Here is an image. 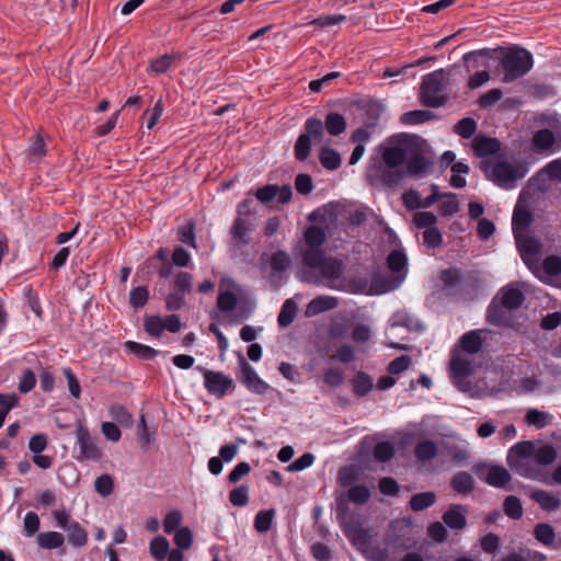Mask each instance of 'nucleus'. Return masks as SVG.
Listing matches in <instances>:
<instances>
[{
  "mask_svg": "<svg viewBox=\"0 0 561 561\" xmlns=\"http://www.w3.org/2000/svg\"><path fill=\"white\" fill-rule=\"evenodd\" d=\"M411 363L412 359L409 355H401L389 363L388 371L390 375H399L405 371Z\"/></svg>",
  "mask_w": 561,
  "mask_h": 561,
  "instance_id": "54",
  "label": "nucleus"
},
{
  "mask_svg": "<svg viewBox=\"0 0 561 561\" xmlns=\"http://www.w3.org/2000/svg\"><path fill=\"white\" fill-rule=\"evenodd\" d=\"M125 347L129 353L136 355L140 359H151L159 354V351L133 341L126 342Z\"/></svg>",
  "mask_w": 561,
  "mask_h": 561,
  "instance_id": "31",
  "label": "nucleus"
},
{
  "mask_svg": "<svg viewBox=\"0 0 561 561\" xmlns=\"http://www.w3.org/2000/svg\"><path fill=\"white\" fill-rule=\"evenodd\" d=\"M466 514L465 506L454 504L443 514V520L451 529H463L467 525Z\"/></svg>",
  "mask_w": 561,
  "mask_h": 561,
  "instance_id": "14",
  "label": "nucleus"
},
{
  "mask_svg": "<svg viewBox=\"0 0 561 561\" xmlns=\"http://www.w3.org/2000/svg\"><path fill=\"white\" fill-rule=\"evenodd\" d=\"M325 240L324 231L316 226L307 228L305 232V241L308 245L306 251L321 250V245Z\"/></svg>",
  "mask_w": 561,
  "mask_h": 561,
  "instance_id": "25",
  "label": "nucleus"
},
{
  "mask_svg": "<svg viewBox=\"0 0 561 561\" xmlns=\"http://www.w3.org/2000/svg\"><path fill=\"white\" fill-rule=\"evenodd\" d=\"M170 550V543L167 538L158 536L150 541L149 552L156 560H163Z\"/></svg>",
  "mask_w": 561,
  "mask_h": 561,
  "instance_id": "30",
  "label": "nucleus"
},
{
  "mask_svg": "<svg viewBox=\"0 0 561 561\" xmlns=\"http://www.w3.org/2000/svg\"><path fill=\"white\" fill-rule=\"evenodd\" d=\"M404 329L408 332L422 330V325L417 319L405 310H399L394 312L390 319L389 329L387 331V339L389 340V346L396 350H408V345L394 342L393 339L399 337L398 330Z\"/></svg>",
  "mask_w": 561,
  "mask_h": 561,
  "instance_id": "8",
  "label": "nucleus"
},
{
  "mask_svg": "<svg viewBox=\"0 0 561 561\" xmlns=\"http://www.w3.org/2000/svg\"><path fill=\"white\" fill-rule=\"evenodd\" d=\"M436 501L434 492H422L414 494L410 500V507L414 512L423 511L432 506Z\"/></svg>",
  "mask_w": 561,
  "mask_h": 561,
  "instance_id": "29",
  "label": "nucleus"
},
{
  "mask_svg": "<svg viewBox=\"0 0 561 561\" xmlns=\"http://www.w3.org/2000/svg\"><path fill=\"white\" fill-rule=\"evenodd\" d=\"M434 117L433 112L426 110H416L407 112L401 116L403 124L416 125L425 123Z\"/></svg>",
  "mask_w": 561,
  "mask_h": 561,
  "instance_id": "37",
  "label": "nucleus"
},
{
  "mask_svg": "<svg viewBox=\"0 0 561 561\" xmlns=\"http://www.w3.org/2000/svg\"><path fill=\"white\" fill-rule=\"evenodd\" d=\"M197 369L204 376V387L206 390L217 398H222L233 386L232 378L221 371L209 370L202 366H198Z\"/></svg>",
  "mask_w": 561,
  "mask_h": 561,
  "instance_id": "10",
  "label": "nucleus"
},
{
  "mask_svg": "<svg viewBox=\"0 0 561 561\" xmlns=\"http://www.w3.org/2000/svg\"><path fill=\"white\" fill-rule=\"evenodd\" d=\"M290 265V257L284 251H277L271 256V268L274 272H284Z\"/></svg>",
  "mask_w": 561,
  "mask_h": 561,
  "instance_id": "51",
  "label": "nucleus"
},
{
  "mask_svg": "<svg viewBox=\"0 0 561 561\" xmlns=\"http://www.w3.org/2000/svg\"><path fill=\"white\" fill-rule=\"evenodd\" d=\"M515 240L523 261L530 270H534L537 264L536 256L541 251V243L526 233L517 234Z\"/></svg>",
  "mask_w": 561,
  "mask_h": 561,
  "instance_id": "12",
  "label": "nucleus"
},
{
  "mask_svg": "<svg viewBox=\"0 0 561 561\" xmlns=\"http://www.w3.org/2000/svg\"><path fill=\"white\" fill-rule=\"evenodd\" d=\"M437 447L432 440H423L415 446V457L421 461H428L436 457Z\"/></svg>",
  "mask_w": 561,
  "mask_h": 561,
  "instance_id": "36",
  "label": "nucleus"
},
{
  "mask_svg": "<svg viewBox=\"0 0 561 561\" xmlns=\"http://www.w3.org/2000/svg\"><path fill=\"white\" fill-rule=\"evenodd\" d=\"M408 173L411 175H420L424 173L428 168V161L421 154H415L412 158H408Z\"/></svg>",
  "mask_w": 561,
  "mask_h": 561,
  "instance_id": "47",
  "label": "nucleus"
},
{
  "mask_svg": "<svg viewBox=\"0 0 561 561\" xmlns=\"http://www.w3.org/2000/svg\"><path fill=\"white\" fill-rule=\"evenodd\" d=\"M451 486L460 494H468L473 489V479L467 472H459L454 476Z\"/></svg>",
  "mask_w": 561,
  "mask_h": 561,
  "instance_id": "33",
  "label": "nucleus"
},
{
  "mask_svg": "<svg viewBox=\"0 0 561 561\" xmlns=\"http://www.w3.org/2000/svg\"><path fill=\"white\" fill-rule=\"evenodd\" d=\"M535 538L543 546H552L556 540V533L551 525L539 523L534 528Z\"/></svg>",
  "mask_w": 561,
  "mask_h": 561,
  "instance_id": "27",
  "label": "nucleus"
},
{
  "mask_svg": "<svg viewBox=\"0 0 561 561\" xmlns=\"http://www.w3.org/2000/svg\"><path fill=\"white\" fill-rule=\"evenodd\" d=\"M423 242L428 248H437L443 242L442 233L436 227H430V229H425L423 232Z\"/></svg>",
  "mask_w": 561,
  "mask_h": 561,
  "instance_id": "58",
  "label": "nucleus"
},
{
  "mask_svg": "<svg viewBox=\"0 0 561 561\" xmlns=\"http://www.w3.org/2000/svg\"><path fill=\"white\" fill-rule=\"evenodd\" d=\"M297 306L291 299L285 300L277 318L279 327H288L295 319Z\"/></svg>",
  "mask_w": 561,
  "mask_h": 561,
  "instance_id": "35",
  "label": "nucleus"
},
{
  "mask_svg": "<svg viewBox=\"0 0 561 561\" xmlns=\"http://www.w3.org/2000/svg\"><path fill=\"white\" fill-rule=\"evenodd\" d=\"M319 159L322 167L328 170H335L341 164V157L339 152L331 148H323L320 152Z\"/></svg>",
  "mask_w": 561,
  "mask_h": 561,
  "instance_id": "38",
  "label": "nucleus"
},
{
  "mask_svg": "<svg viewBox=\"0 0 561 561\" xmlns=\"http://www.w3.org/2000/svg\"><path fill=\"white\" fill-rule=\"evenodd\" d=\"M485 482L494 488H503L511 480L510 472L501 466H492L488 470Z\"/></svg>",
  "mask_w": 561,
  "mask_h": 561,
  "instance_id": "23",
  "label": "nucleus"
},
{
  "mask_svg": "<svg viewBox=\"0 0 561 561\" xmlns=\"http://www.w3.org/2000/svg\"><path fill=\"white\" fill-rule=\"evenodd\" d=\"M530 224L531 214L524 207H516L512 221L514 236L526 233Z\"/></svg>",
  "mask_w": 561,
  "mask_h": 561,
  "instance_id": "21",
  "label": "nucleus"
},
{
  "mask_svg": "<svg viewBox=\"0 0 561 561\" xmlns=\"http://www.w3.org/2000/svg\"><path fill=\"white\" fill-rule=\"evenodd\" d=\"M387 264H388V267L393 272H397V273L403 272L401 279H400V280H403V278L407 274V270H405L407 268V256H405V254L398 250L390 252L387 257Z\"/></svg>",
  "mask_w": 561,
  "mask_h": 561,
  "instance_id": "32",
  "label": "nucleus"
},
{
  "mask_svg": "<svg viewBox=\"0 0 561 561\" xmlns=\"http://www.w3.org/2000/svg\"><path fill=\"white\" fill-rule=\"evenodd\" d=\"M229 501L234 506H245L249 503V488L240 485L229 493Z\"/></svg>",
  "mask_w": 561,
  "mask_h": 561,
  "instance_id": "49",
  "label": "nucleus"
},
{
  "mask_svg": "<svg viewBox=\"0 0 561 561\" xmlns=\"http://www.w3.org/2000/svg\"><path fill=\"white\" fill-rule=\"evenodd\" d=\"M76 444L79 448V455L77 456V460H93L98 461L102 458V449L98 446L95 440L90 435L89 430L82 425L78 424L76 431Z\"/></svg>",
  "mask_w": 561,
  "mask_h": 561,
  "instance_id": "9",
  "label": "nucleus"
},
{
  "mask_svg": "<svg viewBox=\"0 0 561 561\" xmlns=\"http://www.w3.org/2000/svg\"><path fill=\"white\" fill-rule=\"evenodd\" d=\"M530 497L547 512H554L560 507L561 501L553 493L545 490H536L531 492Z\"/></svg>",
  "mask_w": 561,
  "mask_h": 561,
  "instance_id": "19",
  "label": "nucleus"
},
{
  "mask_svg": "<svg viewBox=\"0 0 561 561\" xmlns=\"http://www.w3.org/2000/svg\"><path fill=\"white\" fill-rule=\"evenodd\" d=\"M325 128L332 136L342 134L346 128L345 118L337 113H329L325 117Z\"/></svg>",
  "mask_w": 561,
  "mask_h": 561,
  "instance_id": "34",
  "label": "nucleus"
},
{
  "mask_svg": "<svg viewBox=\"0 0 561 561\" xmlns=\"http://www.w3.org/2000/svg\"><path fill=\"white\" fill-rule=\"evenodd\" d=\"M410 145L407 137L399 136L392 138L386 145L379 147V151L385 167H370L368 169V178L373 181L378 180L381 183L393 186L398 185L402 180V172L398 171L400 167L409 158Z\"/></svg>",
  "mask_w": 561,
  "mask_h": 561,
  "instance_id": "2",
  "label": "nucleus"
},
{
  "mask_svg": "<svg viewBox=\"0 0 561 561\" xmlns=\"http://www.w3.org/2000/svg\"><path fill=\"white\" fill-rule=\"evenodd\" d=\"M483 170L491 181L506 190L513 188L527 173L523 164L508 161H499L491 167L484 165Z\"/></svg>",
  "mask_w": 561,
  "mask_h": 561,
  "instance_id": "6",
  "label": "nucleus"
},
{
  "mask_svg": "<svg viewBox=\"0 0 561 561\" xmlns=\"http://www.w3.org/2000/svg\"><path fill=\"white\" fill-rule=\"evenodd\" d=\"M239 378L250 391L263 394L268 390L270 386L260 378L254 368L242 356L239 359Z\"/></svg>",
  "mask_w": 561,
  "mask_h": 561,
  "instance_id": "11",
  "label": "nucleus"
},
{
  "mask_svg": "<svg viewBox=\"0 0 561 561\" xmlns=\"http://www.w3.org/2000/svg\"><path fill=\"white\" fill-rule=\"evenodd\" d=\"M274 516V510L260 511L254 519V528L259 533H266L272 526Z\"/></svg>",
  "mask_w": 561,
  "mask_h": 561,
  "instance_id": "42",
  "label": "nucleus"
},
{
  "mask_svg": "<svg viewBox=\"0 0 561 561\" xmlns=\"http://www.w3.org/2000/svg\"><path fill=\"white\" fill-rule=\"evenodd\" d=\"M503 508L504 513L513 519H519L523 516L520 500L514 495H510L504 500Z\"/></svg>",
  "mask_w": 561,
  "mask_h": 561,
  "instance_id": "40",
  "label": "nucleus"
},
{
  "mask_svg": "<svg viewBox=\"0 0 561 561\" xmlns=\"http://www.w3.org/2000/svg\"><path fill=\"white\" fill-rule=\"evenodd\" d=\"M343 530L353 546L358 550L366 551L369 543V536L366 530L352 525H344Z\"/></svg>",
  "mask_w": 561,
  "mask_h": 561,
  "instance_id": "20",
  "label": "nucleus"
},
{
  "mask_svg": "<svg viewBox=\"0 0 561 561\" xmlns=\"http://www.w3.org/2000/svg\"><path fill=\"white\" fill-rule=\"evenodd\" d=\"M66 531L70 545L82 547L87 543L88 534L77 522L70 523Z\"/></svg>",
  "mask_w": 561,
  "mask_h": 561,
  "instance_id": "26",
  "label": "nucleus"
},
{
  "mask_svg": "<svg viewBox=\"0 0 561 561\" xmlns=\"http://www.w3.org/2000/svg\"><path fill=\"white\" fill-rule=\"evenodd\" d=\"M36 541L41 548L51 550L61 547L65 542V537L57 531H46L38 534Z\"/></svg>",
  "mask_w": 561,
  "mask_h": 561,
  "instance_id": "24",
  "label": "nucleus"
},
{
  "mask_svg": "<svg viewBox=\"0 0 561 561\" xmlns=\"http://www.w3.org/2000/svg\"><path fill=\"white\" fill-rule=\"evenodd\" d=\"M245 439L237 438L236 444L221 446L219 449V458L222 461L230 462L238 454L239 445H244Z\"/></svg>",
  "mask_w": 561,
  "mask_h": 561,
  "instance_id": "56",
  "label": "nucleus"
},
{
  "mask_svg": "<svg viewBox=\"0 0 561 561\" xmlns=\"http://www.w3.org/2000/svg\"><path fill=\"white\" fill-rule=\"evenodd\" d=\"M174 542L178 549L186 550L193 543V535L188 527H181L174 534Z\"/></svg>",
  "mask_w": 561,
  "mask_h": 561,
  "instance_id": "48",
  "label": "nucleus"
},
{
  "mask_svg": "<svg viewBox=\"0 0 561 561\" xmlns=\"http://www.w3.org/2000/svg\"><path fill=\"white\" fill-rule=\"evenodd\" d=\"M183 516L182 513L178 510H173L169 512L163 520V529L167 534H172L176 531L182 523Z\"/></svg>",
  "mask_w": 561,
  "mask_h": 561,
  "instance_id": "46",
  "label": "nucleus"
},
{
  "mask_svg": "<svg viewBox=\"0 0 561 561\" xmlns=\"http://www.w3.org/2000/svg\"><path fill=\"white\" fill-rule=\"evenodd\" d=\"M472 148L478 157H488L496 153L501 149V144L496 138L477 136L472 141Z\"/></svg>",
  "mask_w": 561,
  "mask_h": 561,
  "instance_id": "16",
  "label": "nucleus"
},
{
  "mask_svg": "<svg viewBox=\"0 0 561 561\" xmlns=\"http://www.w3.org/2000/svg\"><path fill=\"white\" fill-rule=\"evenodd\" d=\"M370 496L369 490L364 485H354L348 490V499L357 504H363Z\"/></svg>",
  "mask_w": 561,
  "mask_h": 561,
  "instance_id": "60",
  "label": "nucleus"
},
{
  "mask_svg": "<svg viewBox=\"0 0 561 561\" xmlns=\"http://www.w3.org/2000/svg\"><path fill=\"white\" fill-rule=\"evenodd\" d=\"M148 300V290L144 286L136 287L130 291L129 302L134 308H140L146 305Z\"/></svg>",
  "mask_w": 561,
  "mask_h": 561,
  "instance_id": "59",
  "label": "nucleus"
},
{
  "mask_svg": "<svg viewBox=\"0 0 561 561\" xmlns=\"http://www.w3.org/2000/svg\"><path fill=\"white\" fill-rule=\"evenodd\" d=\"M174 60L173 55H163L150 64V70L156 75L165 73L172 67Z\"/></svg>",
  "mask_w": 561,
  "mask_h": 561,
  "instance_id": "50",
  "label": "nucleus"
},
{
  "mask_svg": "<svg viewBox=\"0 0 561 561\" xmlns=\"http://www.w3.org/2000/svg\"><path fill=\"white\" fill-rule=\"evenodd\" d=\"M311 148V140L305 135L301 134L295 145V157L299 161H304L308 158Z\"/></svg>",
  "mask_w": 561,
  "mask_h": 561,
  "instance_id": "52",
  "label": "nucleus"
},
{
  "mask_svg": "<svg viewBox=\"0 0 561 561\" xmlns=\"http://www.w3.org/2000/svg\"><path fill=\"white\" fill-rule=\"evenodd\" d=\"M455 133H457L462 138H470L477 130V123L471 117H466L460 119L454 127Z\"/></svg>",
  "mask_w": 561,
  "mask_h": 561,
  "instance_id": "43",
  "label": "nucleus"
},
{
  "mask_svg": "<svg viewBox=\"0 0 561 561\" xmlns=\"http://www.w3.org/2000/svg\"><path fill=\"white\" fill-rule=\"evenodd\" d=\"M531 442H519L510 448L507 453V463L519 476L537 480L546 481L545 472L531 456Z\"/></svg>",
  "mask_w": 561,
  "mask_h": 561,
  "instance_id": "5",
  "label": "nucleus"
},
{
  "mask_svg": "<svg viewBox=\"0 0 561 561\" xmlns=\"http://www.w3.org/2000/svg\"><path fill=\"white\" fill-rule=\"evenodd\" d=\"M94 489L101 496H108L114 489L113 478L107 473L98 477L94 482Z\"/></svg>",
  "mask_w": 561,
  "mask_h": 561,
  "instance_id": "45",
  "label": "nucleus"
},
{
  "mask_svg": "<svg viewBox=\"0 0 561 561\" xmlns=\"http://www.w3.org/2000/svg\"><path fill=\"white\" fill-rule=\"evenodd\" d=\"M237 304L238 298L236 294L230 290L221 291L217 299L218 309L225 312L232 311Z\"/></svg>",
  "mask_w": 561,
  "mask_h": 561,
  "instance_id": "44",
  "label": "nucleus"
},
{
  "mask_svg": "<svg viewBox=\"0 0 561 561\" xmlns=\"http://www.w3.org/2000/svg\"><path fill=\"white\" fill-rule=\"evenodd\" d=\"M502 98L503 92L501 89H491L480 96L479 104L481 107H490L501 101Z\"/></svg>",
  "mask_w": 561,
  "mask_h": 561,
  "instance_id": "63",
  "label": "nucleus"
},
{
  "mask_svg": "<svg viewBox=\"0 0 561 561\" xmlns=\"http://www.w3.org/2000/svg\"><path fill=\"white\" fill-rule=\"evenodd\" d=\"M250 201H243L238 207V217L231 228V236L239 244L249 243L248 236L252 231V224L243 217L244 209L248 208Z\"/></svg>",
  "mask_w": 561,
  "mask_h": 561,
  "instance_id": "13",
  "label": "nucleus"
},
{
  "mask_svg": "<svg viewBox=\"0 0 561 561\" xmlns=\"http://www.w3.org/2000/svg\"><path fill=\"white\" fill-rule=\"evenodd\" d=\"M413 221L419 228L430 229L435 227L437 217L431 211H419L414 215Z\"/></svg>",
  "mask_w": 561,
  "mask_h": 561,
  "instance_id": "57",
  "label": "nucleus"
},
{
  "mask_svg": "<svg viewBox=\"0 0 561 561\" xmlns=\"http://www.w3.org/2000/svg\"><path fill=\"white\" fill-rule=\"evenodd\" d=\"M146 331L152 336H160L163 332L162 317L150 316L145 319Z\"/></svg>",
  "mask_w": 561,
  "mask_h": 561,
  "instance_id": "62",
  "label": "nucleus"
},
{
  "mask_svg": "<svg viewBox=\"0 0 561 561\" xmlns=\"http://www.w3.org/2000/svg\"><path fill=\"white\" fill-rule=\"evenodd\" d=\"M450 70L439 69L423 77L420 93L422 102L430 107L444 105L450 95Z\"/></svg>",
  "mask_w": 561,
  "mask_h": 561,
  "instance_id": "3",
  "label": "nucleus"
},
{
  "mask_svg": "<svg viewBox=\"0 0 561 561\" xmlns=\"http://www.w3.org/2000/svg\"><path fill=\"white\" fill-rule=\"evenodd\" d=\"M310 140L322 142L324 137V126L319 118L310 117L305 123V133Z\"/></svg>",
  "mask_w": 561,
  "mask_h": 561,
  "instance_id": "28",
  "label": "nucleus"
},
{
  "mask_svg": "<svg viewBox=\"0 0 561 561\" xmlns=\"http://www.w3.org/2000/svg\"><path fill=\"white\" fill-rule=\"evenodd\" d=\"M394 455V447L388 442L378 443L374 448V457L379 461H388Z\"/></svg>",
  "mask_w": 561,
  "mask_h": 561,
  "instance_id": "53",
  "label": "nucleus"
},
{
  "mask_svg": "<svg viewBox=\"0 0 561 561\" xmlns=\"http://www.w3.org/2000/svg\"><path fill=\"white\" fill-rule=\"evenodd\" d=\"M482 347V337H481V331H469L465 333L458 343V347L456 350H459L463 353H468L471 355H474L480 352Z\"/></svg>",
  "mask_w": 561,
  "mask_h": 561,
  "instance_id": "17",
  "label": "nucleus"
},
{
  "mask_svg": "<svg viewBox=\"0 0 561 561\" xmlns=\"http://www.w3.org/2000/svg\"><path fill=\"white\" fill-rule=\"evenodd\" d=\"M450 377L459 390L467 392L470 383L467 378L474 373L476 363L473 355L454 350L450 359Z\"/></svg>",
  "mask_w": 561,
  "mask_h": 561,
  "instance_id": "7",
  "label": "nucleus"
},
{
  "mask_svg": "<svg viewBox=\"0 0 561 561\" xmlns=\"http://www.w3.org/2000/svg\"><path fill=\"white\" fill-rule=\"evenodd\" d=\"M302 280L335 290L343 288V263L337 259L327 256L322 250H312L302 253Z\"/></svg>",
  "mask_w": 561,
  "mask_h": 561,
  "instance_id": "1",
  "label": "nucleus"
},
{
  "mask_svg": "<svg viewBox=\"0 0 561 561\" xmlns=\"http://www.w3.org/2000/svg\"><path fill=\"white\" fill-rule=\"evenodd\" d=\"M314 461V456L310 453H306L291 462L287 470L290 472H298L309 468Z\"/></svg>",
  "mask_w": 561,
  "mask_h": 561,
  "instance_id": "61",
  "label": "nucleus"
},
{
  "mask_svg": "<svg viewBox=\"0 0 561 561\" xmlns=\"http://www.w3.org/2000/svg\"><path fill=\"white\" fill-rule=\"evenodd\" d=\"M402 202L403 205L410 210L424 208V201L422 199L421 195L413 190L408 191L402 195Z\"/></svg>",
  "mask_w": 561,
  "mask_h": 561,
  "instance_id": "55",
  "label": "nucleus"
},
{
  "mask_svg": "<svg viewBox=\"0 0 561 561\" xmlns=\"http://www.w3.org/2000/svg\"><path fill=\"white\" fill-rule=\"evenodd\" d=\"M500 297L502 305L508 310L520 307L524 301L522 290L514 284L504 287L500 293Z\"/></svg>",
  "mask_w": 561,
  "mask_h": 561,
  "instance_id": "18",
  "label": "nucleus"
},
{
  "mask_svg": "<svg viewBox=\"0 0 561 561\" xmlns=\"http://www.w3.org/2000/svg\"><path fill=\"white\" fill-rule=\"evenodd\" d=\"M531 456L543 470L545 467L556 461L557 450L551 445H543L539 448H536L533 444Z\"/></svg>",
  "mask_w": 561,
  "mask_h": 561,
  "instance_id": "22",
  "label": "nucleus"
},
{
  "mask_svg": "<svg viewBox=\"0 0 561 561\" xmlns=\"http://www.w3.org/2000/svg\"><path fill=\"white\" fill-rule=\"evenodd\" d=\"M500 66L504 75L502 81L510 83L526 76L533 69L534 57L526 48L514 45L503 50Z\"/></svg>",
  "mask_w": 561,
  "mask_h": 561,
  "instance_id": "4",
  "label": "nucleus"
},
{
  "mask_svg": "<svg viewBox=\"0 0 561 561\" xmlns=\"http://www.w3.org/2000/svg\"><path fill=\"white\" fill-rule=\"evenodd\" d=\"M337 306V299L332 296H318L313 298L306 307L305 314L314 317L319 313L334 309Z\"/></svg>",
  "mask_w": 561,
  "mask_h": 561,
  "instance_id": "15",
  "label": "nucleus"
},
{
  "mask_svg": "<svg viewBox=\"0 0 561 561\" xmlns=\"http://www.w3.org/2000/svg\"><path fill=\"white\" fill-rule=\"evenodd\" d=\"M373 388L371 378L365 373H358L353 379V389L357 396L367 394Z\"/></svg>",
  "mask_w": 561,
  "mask_h": 561,
  "instance_id": "41",
  "label": "nucleus"
},
{
  "mask_svg": "<svg viewBox=\"0 0 561 561\" xmlns=\"http://www.w3.org/2000/svg\"><path fill=\"white\" fill-rule=\"evenodd\" d=\"M542 267L548 275L556 276L561 273V259L556 255H550L545 259Z\"/></svg>",
  "mask_w": 561,
  "mask_h": 561,
  "instance_id": "64",
  "label": "nucleus"
},
{
  "mask_svg": "<svg viewBox=\"0 0 561 561\" xmlns=\"http://www.w3.org/2000/svg\"><path fill=\"white\" fill-rule=\"evenodd\" d=\"M525 419L529 425L536 426L537 428H542L547 426L548 424L551 423L552 420L550 414L541 412L537 409H530L527 412Z\"/></svg>",
  "mask_w": 561,
  "mask_h": 561,
  "instance_id": "39",
  "label": "nucleus"
}]
</instances>
